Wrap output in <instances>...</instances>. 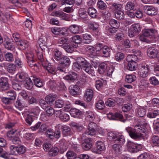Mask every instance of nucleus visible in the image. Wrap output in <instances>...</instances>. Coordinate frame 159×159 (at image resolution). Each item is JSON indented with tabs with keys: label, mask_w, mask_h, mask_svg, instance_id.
<instances>
[{
	"label": "nucleus",
	"mask_w": 159,
	"mask_h": 159,
	"mask_svg": "<svg viewBox=\"0 0 159 159\" xmlns=\"http://www.w3.org/2000/svg\"><path fill=\"white\" fill-rule=\"evenodd\" d=\"M124 57L125 55L124 53L121 52H118L116 54L115 59L116 61H120L124 58Z\"/></svg>",
	"instance_id": "obj_59"
},
{
	"label": "nucleus",
	"mask_w": 159,
	"mask_h": 159,
	"mask_svg": "<svg viewBox=\"0 0 159 159\" xmlns=\"http://www.w3.org/2000/svg\"><path fill=\"white\" fill-rule=\"evenodd\" d=\"M16 69V66L13 64H10L7 67V71L11 73H13Z\"/></svg>",
	"instance_id": "obj_54"
},
{
	"label": "nucleus",
	"mask_w": 159,
	"mask_h": 159,
	"mask_svg": "<svg viewBox=\"0 0 159 159\" xmlns=\"http://www.w3.org/2000/svg\"><path fill=\"white\" fill-rule=\"evenodd\" d=\"M107 67V65L105 62L100 63L98 66V72L100 74H102L106 72Z\"/></svg>",
	"instance_id": "obj_27"
},
{
	"label": "nucleus",
	"mask_w": 159,
	"mask_h": 159,
	"mask_svg": "<svg viewBox=\"0 0 159 159\" xmlns=\"http://www.w3.org/2000/svg\"><path fill=\"white\" fill-rule=\"evenodd\" d=\"M82 41V39L79 35H75L71 38V43H74V44H77L78 47V44H80Z\"/></svg>",
	"instance_id": "obj_29"
},
{
	"label": "nucleus",
	"mask_w": 159,
	"mask_h": 159,
	"mask_svg": "<svg viewBox=\"0 0 159 159\" xmlns=\"http://www.w3.org/2000/svg\"><path fill=\"white\" fill-rule=\"evenodd\" d=\"M7 95L8 96L7 98H5V99H15L16 97L15 92L13 90H10L7 92Z\"/></svg>",
	"instance_id": "obj_40"
},
{
	"label": "nucleus",
	"mask_w": 159,
	"mask_h": 159,
	"mask_svg": "<svg viewBox=\"0 0 159 159\" xmlns=\"http://www.w3.org/2000/svg\"><path fill=\"white\" fill-rule=\"evenodd\" d=\"M111 49L110 47L107 45H104L103 48L101 50V54L104 57H107L110 55Z\"/></svg>",
	"instance_id": "obj_21"
},
{
	"label": "nucleus",
	"mask_w": 159,
	"mask_h": 159,
	"mask_svg": "<svg viewBox=\"0 0 159 159\" xmlns=\"http://www.w3.org/2000/svg\"><path fill=\"white\" fill-rule=\"evenodd\" d=\"M11 84L12 88L16 90H20L22 89L21 85L15 80L12 81Z\"/></svg>",
	"instance_id": "obj_42"
},
{
	"label": "nucleus",
	"mask_w": 159,
	"mask_h": 159,
	"mask_svg": "<svg viewBox=\"0 0 159 159\" xmlns=\"http://www.w3.org/2000/svg\"><path fill=\"white\" fill-rule=\"evenodd\" d=\"M32 80L34 81V85L38 87H41L43 85V83L41 80L36 76L31 77Z\"/></svg>",
	"instance_id": "obj_30"
},
{
	"label": "nucleus",
	"mask_w": 159,
	"mask_h": 159,
	"mask_svg": "<svg viewBox=\"0 0 159 159\" xmlns=\"http://www.w3.org/2000/svg\"><path fill=\"white\" fill-rule=\"evenodd\" d=\"M15 107L19 110H21L25 107V105L22 103L20 100H17L15 104Z\"/></svg>",
	"instance_id": "obj_58"
},
{
	"label": "nucleus",
	"mask_w": 159,
	"mask_h": 159,
	"mask_svg": "<svg viewBox=\"0 0 159 159\" xmlns=\"http://www.w3.org/2000/svg\"><path fill=\"white\" fill-rule=\"evenodd\" d=\"M63 56L62 53L60 51L57 50L54 51L53 52V57L52 59L54 61L55 60L58 62L59 60H61Z\"/></svg>",
	"instance_id": "obj_28"
},
{
	"label": "nucleus",
	"mask_w": 159,
	"mask_h": 159,
	"mask_svg": "<svg viewBox=\"0 0 159 159\" xmlns=\"http://www.w3.org/2000/svg\"><path fill=\"white\" fill-rule=\"evenodd\" d=\"M16 44L18 46V48L21 50H24L28 47V43L26 40L20 39L17 41Z\"/></svg>",
	"instance_id": "obj_19"
},
{
	"label": "nucleus",
	"mask_w": 159,
	"mask_h": 159,
	"mask_svg": "<svg viewBox=\"0 0 159 159\" xmlns=\"http://www.w3.org/2000/svg\"><path fill=\"white\" fill-rule=\"evenodd\" d=\"M88 13L89 15L92 18H95L97 15V13L95 9L93 7H89L88 10Z\"/></svg>",
	"instance_id": "obj_41"
},
{
	"label": "nucleus",
	"mask_w": 159,
	"mask_h": 159,
	"mask_svg": "<svg viewBox=\"0 0 159 159\" xmlns=\"http://www.w3.org/2000/svg\"><path fill=\"white\" fill-rule=\"evenodd\" d=\"M68 159H75L76 157V155L72 151H68L66 154Z\"/></svg>",
	"instance_id": "obj_63"
},
{
	"label": "nucleus",
	"mask_w": 159,
	"mask_h": 159,
	"mask_svg": "<svg viewBox=\"0 0 159 159\" xmlns=\"http://www.w3.org/2000/svg\"><path fill=\"white\" fill-rule=\"evenodd\" d=\"M59 152L58 148L56 147L52 148L49 152V155L54 156L57 155Z\"/></svg>",
	"instance_id": "obj_55"
},
{
	"label": "nucleus",
	"mask_w": 159,
	"mask_h": 159,
	"mask_svg": "<svg viewBox=\"0 0 159 159\" xmlns=\"http://www.w3.org/2000/svg\"><path fill=\"white\" fill-rule=\"evenodd\" d=\"M130 137L134 139H144L147 137V130L140 125H136L134 128L128 126L125 128Z\"/></svg>",
	"instance_id": "obj_1"
},
{
	"label": "nucleus",
	"mask_w": 159,
	"mask_h": 159,
	"mask_svg": "<svg viewBox=\"0 0 159 159\" xmlns=\"http://www.w3.org/2000/svg\"><path fill=\"white\" fill-rule=\"evenodd\" d=\"M115 16L117 19L121 20L124 18L125 14L124 12L120 10L116 12Z\"/></svg>",
	"instance_id": "obj_45"
},
{
	"label": "nucleus",
	"mask_w": 159,
	"mask_h": 159,
	"mask_svg": "<svg viewBox=\"0 0 159 159\" xmlns=\"http://www.w3.org/2000/svg\"><path fill=\"white\" fill-rule=\"evenodd\" d=\"M115 144L112 146V151L113 153L116 156H118L121 153L122 147L121 145L124 144H120V143H115Z\"/></svg>",
	"instance_id": "obj_14"
},
{
	"label": "nucleus",
	"mask_w": 159,
	"mask_h": 159,
	"mask_svg": "<svg viewBox=\"0 0 159 159\" xmlns=\"http://www.w3.org/2000/svg\"><path fill=\"white\" fill-rule=\"evenodd\" d=\"M57 88L58 90L60 91H65L66 89L65 84L63 82L61 81L59 82L57 84Z\"/></svg>",
	"instance_id": "obj_61"
},
{
	"label": "nucleus",
	"mask_w": 159,
	"mask_h": 159,
	"mask_svg": "<svg viewBox=\"0 0 159 159\" xmlns=\"http://www.w3.org/2000/svg\"><path fill=\"white\" fill-rule=\"evenodd\" d=\"M107 138L114 143L124 144L125 140L124 136L120 134L112 132H109L107 134Z\"/></svg>",
	"instance_id": "obj_2"
},
{
	"label": "nucleus",
	"mask_w": 159,
	"mask_h": 159,
	"mask_svg": "<svg viewBox=\"0 0 159 159\" xmlns=\"http://www.w3.org/2000/svg\"><path fill=\"white\" fill-rule=\"evenodd\" d=\"M69 29L71 33L74 34H77L80 31V28L79 26L75 25H72L70 26Z\"/></svg>",
	"instance_id": "obj_37"
},
{
	"label": "nucleus",
	"mask_w": 159,
	"mask_h": 159,
	"mask_svg": "<svg viewBox=\"0 0 159 159\" xmlns=\"http://www.w3.org/2000/svg\"><path fill=\"white\" fill-rule=\"evenodd\" d=\"M153 67V66L150 64H144L141 65L139 68L140 75L143 78L147 76L150 73V68Z\"/></svg>",
	"instance_id": "obj_4"
},
{
	"label": "nucleus",
	"mask_w": 159,
	"mask_h": 159,
	"mask_svg": "<svg viewBox=\"0 0 159 159\" xmlns=\"http://www.w3.org/2000/svg\"><path fill=\"white\" fill-rule=\"evenodd\" d=\"M56 112V115H59V117L62 121H66L69 120L70 117L66 113H63L60 110L57 111Z\"/></svg>",
	"instance_id": "obj_22"
},
{
	"label": "nucleus",
	"mask_w": 159,
	"mask_h": 159,
	"mask_svg": "<svg viewBox=\"0 0 159 159\" xmlns=\"http://www.w3.org/2000/svg\"><path fill=\"white\" fill-rule=\"evenodd\" d=\"M143 35L145 36H152L157 33V31L154 29H145L142 31Z\"/></svg>",
	"instance_id": "obj_23"
},
{
	"label": "nucleus",
	"mask_w": 159,
	"mask_h": 159,
	"mask_svg": "<svg viewBox=\"0 0 159 159\" xmlns=\"http://www.w3.org/2000/svg\"><path fill=\"white\" fill-rule=\"evenodd\" d=\"M141 28L139 23L134 24L132 25L130 30L128 31V35L132 38L137 35L140 32Z\"/></svg>",
	"instance_id": "obj_6"
},
{
	"label": "nucleus",
	"mask_w": 159,
	"mask_h": 159,
	"mask_svg": "<svg viewBox=\"0 0 159 159\" xmlns=\"http://www.w3.org/2000/svg\"><path fill=\"white\" fill-rule=\"evenodd\" d=\"M146 113V111L145 109L142 108H140L138 110L137 115L139 117H142Z\"/></svg>",
	"instance_id": "obj_62"
},
{
	"label": "nucleus",
	"mask_w": 159,
	"mask_h": 159,
	"mask_svg": "<svg viewBox=\"0 0 159 159\" xmlns=\"http://www.w3.org/2000/svg\"><path fill=\"white\" fill-rule=\"evenodd\" d=\"M80 89L76 85H72L69 87V92L71 95L75 96L79 94Z\"/></svg>",
	"instance_id": "obj_25"
},
{
	"label": "nucleus",
	"mask_w": 159,
	"mask_h": 159,
	"mask_svg": "<svg viewBox=\"0 0 159 159\" xmlns=\"http://www.w3.org/2000/svg\"><path fill=\"white\" fill-rule=\"evenodd\" d=\"M150 84L153 85H157L159 84L158 80L155 76L151 77L149 79Z\"/></svg>",
	"instance_id": "obj_60"
},
{
	"label": "nucleus",
	"mask_w": 159,
	"mask_h": 159,
	"mask_svg": "<svg viewBox=\"0 0 159 159\" xmlns=\"http://www.w3.org/2000/svg\"><path fill=\"white\" fill-rule=\"evenodd\" d=\"M33 113L28 114L26 116L25 121L27 125H31L33 121L32 117L33 115L32 114H33L35 115H37L39 112V110H35L33 111Z\"/></svg>",
	"instance_id": "obj_15"
},
{
	"label": "nucleus",
	"mask_w": 159,
	"mask_h": 159,
	"mask_svg": "<svg viewBox=\"0 0 159 159\" xmlns=\"http://www.w3.org/2000/svg\"><path fill=\"white\" fill-rule=\"evenodd\" d=\"M92 140L90 138L86 139L82 145L83 149L86 151L89 150L92 147Z\"/></svg>",
	"instance_id": "obj_17"
},
{
	"label": "nucleus",
	"mask_w": 159,
	"mask_h": 159,
	"mask_svg": "<svg viewBox=\"0 0 159 159\" xmlns=\"http://www.w3.org/2000/svg\"><path fill=\"white\" fill-rule=\"evenodd\" d=\"M159 115V110H154L148 112L147 116L150 118H153Z\"/></svg>",
	"instance_id": "obj_39"
},
{
	"label": "nucleus",
	"mask_w": 159,
	"mask_h": 159,
	"mask_svg": "<svg viewBox=\"0 0 159 159\" xmlns=\"http://www.w3.org/2000/svg\"><path fill=\"white\" fill-rule=\"evenodd\" d=\"M6 61L9 62H12L14 61L13 55L11 53L8 52L4 55Z\"/></svg>",
	"instance_id": "obj_51"
},
{
	"label": "nucleus",
	"mask_w": 159,
	"mask_h": 159,
	"mask_svg": "<svg viewBox=\"0 0 159 159\" xmlns=\"http://www.w3.org/2000/svg\"><path fill=\"white\" fill-rule=\"evenodd\" d=\"M98 8L102 10L105 9L107 8V5L102 0H98L97 3Z\"/></svg>",
	"instance_id": "obj_50"
},
{
	"label": "nucleus",
	"mask_w": 159,
	"mask_h": 159,
	"mask_svg": "<svg viewBox=\"0 0 159 159\" xmlns=\"http://www.w3.org/2000/svg\"><path fill=\"white\" fill-rule=\"evenodd\" d=\"M70 114L71 116L73 117H78L80 115V112L78 109H72L70 110Z\"/></svg>",
	"instance_id": "obj_47"
},
{
	"label": "nucleus",
	"mask_w": 159,
	"mask_h": 159,
	"mask_svg": "<svg viewBox=\"0 0 159 159\" xmlns=\"http://www.w3.org/2000/svg\"><path fill=\"white\" fill-rule=\"evenodd\" d=\"M127 65V69L130 71H133L136 70L137 63L135 61L131 62L130 61H128Z\"/></svg>",
	"instance_id": "obj_32"
},
{
	"label": "nucleus",
	"mask_w": 159,
	"mask_h": 159,
	"mask_svg": "<svg viewBox=\"0 0 159 159\" xmlns=\"http://www.w3.org/2000/svg\"><path fill=\"white\" fill-rule=\"evenodd\" d=\"M24 85L26 89L30 90L33 88V84L30 78H26L25 80L24 81Z\"/></svg>",
	"instance_id": "obj_26"
},
{
	"label": "nucleus",
	"mask_w": 159,
	"mask_h": 159,
	"mask_svg": "<svg viewBox=\"0 0 159 159\" xmlns=\"http://www.w3.org/2000/svg\"><path fill=\"white\" fill-rule=\"evenodd\" d=\"M58 63L59 64L57 67L58 70L66 73L67 71L66 69L70 65L71 61L68 57L64 56Z\"/></svg>",
	"instance_id": "obj_3"
},
{
	"label": "nucleus",
	"mask_w": 159,
	"mask_h": 159,
	"mask_svg": "<svg viewBox=\"0 0 159 159\" xmlns=\"http://www.w3.org/2000/svg\"><path fill=\"white\" fill-rule=\"evenodd\" d=\"M70 125L73 129L78 132H80L84 129V127L82 125L74 122L70 123Z\"/></svg>",
	"instance_id": "obj_24"
},
{
	"label": "nucleus",
	"mask_w": 159,
	"mask_h": 159,
	"mask_svg": "<svg viewBox=\"0 0 159 159\" xmlns=\"http://www.w3.org/2000/svg\"><path fill=\"white\" fill-rule=\"evenodd\" d=\"M147 53L148 57L154 59L159 57L158 49L154 47H150L147 48Z\"/></svg>",
	"instance_id": "obj_7"
},
{
	"label": "nucleus",
	"mask_w": 159,
	"mask_h": 159,
	"mask_svg": "<svg viewBox=\"0 0 159 159\" xmlns=\"http://www.w3.org/2000/svg\"><path fill=\"white\" fill-rule=\"evenodd\" d=\"M150 143L153 146H159V138L156 136H153L151 138Z\"/></svg>",
	"instance_id": "obj_33"
},
{
	"label": "nucleus",
	"mask_w": 159,
	"mask_h": 159,
	"mask_svg": "<svg viewBox=\"0 0 159 159\" xmlns=\"http://www.w3.org/2000/svg\"><path fill=\"white\" fill-rule=\"evenodd\" d=\"M153 157L152 155H149L148 153L145 152L140 155L138 159H151Z\"/></svg>",
	"instance_id": "obj_44"
},
{
	"label": "nucleus",
	"mask_w": 159,
	"mask_h": 159,
	"mask_svg": "<svg viewBox=\"0 0 159 159\" xmlns=\"http://www.w3.org/2000/svg\"><path fill=\"white\" fill-rule=\"evenodd\" d=\"M110 8L111 9L114 10H116L120 11V10L122 8V5L121 4H119L117 3H113L110 4Z\"/></svg>",
	"instance_id": "obj_48"
},
{
	"label": "nucleus",
	"mask_w": 159,
	"mask_h": 159,
	"mask_svg": "<svg viewBox=\"0 0 159 159\" xmlns=\"http://www.w3.org/2000/svg\"><path fill=\"white\" fill-rule=\"evenodd\" d=\"M62 134L65 136L70 135L71 134L70 128L68 126L64 125L62 130Z\"/></svg>",
	"instance_id": "obj_43"
},
{
	"label": "nucleus",
	"mask_w": 159,
	"mask_h": 159,
	"mask_svg": "<svg viewBox=\"0 0 159 159\" xmlns=\"http://www.w3.org/2000/svg\"><path fill=\"white\" fill-rule=\"evenodd\" d=\"M127 150L132 153L137 152L141 150L142 145L140 144H136L130 141H128L127 144Z\"/></svg>",
	"instance_id": "obj_5"
},
{
	"label": "nucleus",
	"mask_w": 159,
	"mask_h": 159,
	"mask_svg": "<svg viewBox=\"0 0 159 159\" xmlns=\"http://www.w3.org/2000/svg\"><path fill=\"white\" fill-rule=\"evenodd\" d=\"M96 148L98 149L100 152L104 151L105 150L106 148L104 143L101 141H98L96 144Z\"/></svg>",
	"instance_id": "obj_34"
},
{
	"label": "nucleus",
	"mask_w": 159,
	"mask_h": 159,
	"mask_svg": "<svg viewBox=\"0 0 159 159\" xmlns=\"http://www.w3.org/2000/svg\"><path fill=\"white\" fill-rule=\"evenodd\" d=\"M0 157L5 159L8 158L9 154L1 148L0 147Z\"/></svg>",
	"instance_id": "obj_56"
},
{
	"label": "nucleus",
	"mask_w": 159,
	"mask_h": 159,
	"mask_svg": "<svg viewBox=\"0 0 159 159\" xmlns=\"http://www.w3.org/2000/svg\"><path fill=\"white\" fill-rule=\"evenodd\" d=\"M143 10L148 15L151 16H155L157 14V9L152 6L145 5L143 7Z\"/></svg>",
	"instance_id": "obj_11"
},
{
	"label": "nucleus",
	"mask_w": 159,
	"mask_h": 159,
	"mask_svg": "<svg viewBox=\"0 0 159 159\" xmlns=\"http://www.w3.org/2000/svg\"><path fill=\"white\" fill-rule=\"evenodd\" d=\"M10 152L11 154L14 155H17V146L11 145L9 147Z\"/></svg>",
	"instance_id": "obj_64"
},
{
	"label": "nucleus",
	"mask_w": 159,
	"mask_h": 159,
	"mask_svg": "<svg viewBox=\"0 0 159 159\" xmlns=\"http://www.w3.org/2000/svg\"><path fill=\"white\" fill-rule=\"evenodd\" d=\"M78 77V75L76 73L73 71H70L69 74L65 76V79L71 82H74Z\"/></svg>",
	"instance_id": "obj_18"
},
{
	"label": "nucleus",
	"mask_w": 159,
	"mask_h": 159,
	"mask_svg": "<svg viewBox=\"0 0 159 159\" xmlns=\"http://www.w3.org/2000/svg\"><path fill=\"white\" fill-rule=\"evenodd\" d=\"M45 134L47 137L51 139H53L54 137L58 139L61 136V132L59 130H57L54 132L51 129H48L45 132Z\"/></svg>",
	"instance_id": "obj_10"
},
{
	"label": "nucleus",
	"mask_w": 159,
	"mask_h": 159,
	"mask_svg": "<svg viewBox=\"0 0 159 159\" xmlns=\"http://www.w3.org/2000/svg\"><path fill=\"white\" fill-rule=\"evenodd\" d=\"M4 48L7 50L14 51L15 49V43L12 40L7 37L4 38V42L3 43Z\"/></svg>",
	"instance_id": "obj_8"
},
{
	"label": "nucleus",
	"mask_w": 159,
	"mask_h": 159,
	"mask_svg": "<svg viewBox=\"0 0 159 159\" xmlns=\"http://www.w3.org/2000/svg\"><path fill=\"white\" fill-rule=\"evenodd\" d=\"M72 68L75 71L79 72L82 70V67L81 64L77 62H75L73 64Z\"/></svg>",
	"instance_id": "obj_49"
},
{
	"label": "nucleus",
	"mask_w": 159,
	"mask_h": 159,
	"mask_svg": "<svg viewBox=\"0 0 159 159\" xmlns=\"http://www.w3.org/2000/svg\"><path fill=\"white\" fill-rule=\"evenodd\" d=\"M95 118V115L91 111H88L86 113V119L90 121L93 120Z\"/></svg>",
	"instance_id": "obj_53"
},
{
	"label": "nucleus",
	"mask_w": 159,
	"mask_h": 159,
	"mask_svg": "<svg viewBox=\"0 0 159 159\" xmlns=\"http://www.w3.org/2000/svg\"><path fill=\"white\" fill-rule=\"evenodd\" d=\"M82 67L83 70L89 74H93L94 73V68L88 62L83 66Z\"/></svg>",
	"instance_id": "obj_16"
},
{
	"label": "nucleus",
	"mask_w": 159,
	"mask_h": 159,
	"mask_svg": "<svg viewBox=\"0 0 159 159\" xmlns=\"http://www.w3.org/2000/svg\"><path fill=\"white\" fill-rule=\"evenodd\" d=\"M80 17L82 18H86L88 17V14L86 10L84 8H80L78 11Z\"/></svg>",
	"instance_id": "obj_52"
},
{
	"label": "nucleus",
	"mask_w": 159,
	"mask_h": 159,
	"mask_svg": "<svg viewBox=\"0 0 159 159\" xmlns=\"http://www.w3.org/2000/svg\"><path fill=\"white\" fill-rule=\"evenodd\" d=\"M77 47V44H74V43L71 42L63 45L62 47L66 51L69 53H72L74 50V49Z\"/></svg>",
	"instance_id": "obj_12"
},
{
	"label": "nucleus",
	"mask_w": 159,
	"mask_h": 159,
	"mask_svg": "<svg viewBox=\"0 0 159 159\" xmlns=\"http://www.w3.org/2000/svg\"><path fill=\"white\" fill-rule=\"evenodd\" d=\"M93 96V91L91 89H87L84 94V98L87 99H92Z\"/></svg>",
	"instance_id": "obj_31"
},
{
	"label": "nucleus",
	"mask_w": 159,
	"mask_h": 159,
	"mask_svg": "<svg viewBox=\"0 0 159 159\" xmlns=\"http://www.w3.org/2000/svg\"><path fill=\"white\" fill-rule=\"evenodd\" d=\"M96 125L94 122H91L89 123L87 129L85 132V133L88 135H93L95 134V129Z\"/></svg>",
	"instance_id": "obj_13"
},
{
	"label": "nucleus",
	"mask_w": 159,
	"mask_h": 159,
	"mask_svg": "<svg viewBox=\"0 0 159 159\" xmlns=\"http://www.w3.org/2000/svg\"><path fill=\"white\" fill-rule=\"evenodd\" d=\"M136 79L135 75H126L125 80V81L128 83H131L134 82Z\"/></svg>",
	"instance_id": "obj_35"
},
{
	"label": "nucleus",
	"mask_w": 159,
	"mask_h": 159,
	"mask_svg": "<svg viewBox=\"0 0 159 159\" xmlns=\"http://www.w3.org/2000/svg\"><path fill=\"white\" fill-rule=\"evenodd\" d=\"M17 154H21L24 153L26 151L25 148L23 145L17 146Z\"/></svg>",
	"instance_id": "obj_57"
},
{
	"label": "nucleus",
	"mask_w": 159,
	"mask_h": 159,
	"mask_svg": "<svg viewBox=\"0 0 159 159\" xmlns=\"http://www.w3.org/2000/svg\"><path fill=\"white\" fill-rule=\"evenodd\" d=\"M10 87L8 82V79L5 77L0 78V89L2 91L8 90Z\"/></svg>",
	"instance_id": "obj_9"
},
{
	"label": "nucleus",
	"mask_w": 159,
	"mask_h": 159,
	"mask_svg": "<svg viewBox=\"0 0 159 159\" xmlns=\"http://www.w3.org/2000/svg\"><path fill=\"white\" fill-rule=\"evenodd\" d=\"M71 57L73 59L76 61V62L81 64L82 66L88 62L84 58L76 56L75 54H74Z\"/></svg>",
	"instance_id": "obj_20"
},
{
	"label": "nucleus",
	"mask_w": 159,
	"mask_h": 159,
	"mask_svg": "<svg viewBox=\"0 0 159 159\" xmlns=\"http://www.w3.org/2000/svg\"><path fill=\"white\" fill-rule=\"evenodd\" d=\"M60 95L54 93H51L47 95L45 97V99H56L60 98Z\"/></svg>",
	"instance_id": "obj_46"
},
{
	"label": "nucleus",
	"mask_w": 159,
	"mask_h": 159,
	"mask_svg": "<svg viewBox=\"0 0 159 159\" xmlns=\"http://www.w3.org/2000/svg\"><path fill=\"white\" fill-rule=\"evenodd\" d=\"M83 42L84 43L89 44L92 41L91 36L90 34H83Z\"/></svg>",
	"instance_id": "obj_36"
},
{
	"label": "nucleus",
	"mask_w": 159,
	"mask_h": 159,
	"mask_svg": "<svg viewBox=\"0 0 159 159\" xmlns=\"http://www.w3.org/2000/svg\"><path fill=\"white\" fill-rule=\"evenodd\" d=\"M109 24L112 27L115 28H119L120 25L119 21L114 19L110 20L109 21Z\"/></svg>",
	"instance_id": "obj_38"
}]
</instances>
